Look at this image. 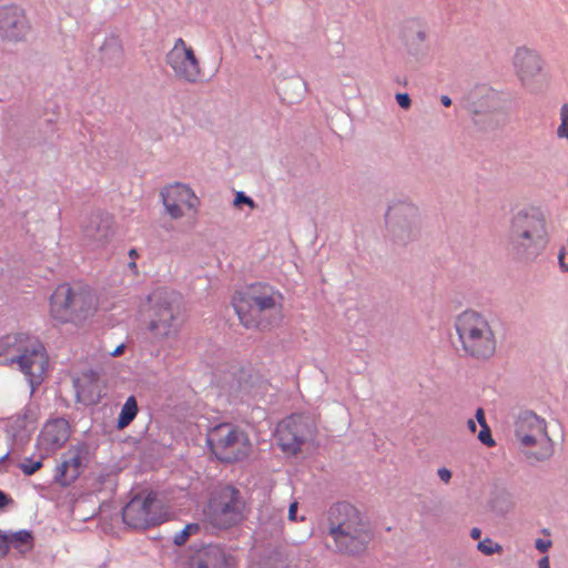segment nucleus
Listing matches in <instances>:
<instances>
[{
  "label": "nucleus",
  "instance_id": "26",
  "mask_svg": "<svg viewBox=\"0 0 568 568\" xmlns=\"http://www.w3.org/2000/svg\"><path fill=\"white\" fill-rule=\"evenodd\" d=\"M104 60H118L122 57V47L116 38H111L101 48Z\"/></svg>",
  "mask_w": 568,
  "mask_h": 568
},
{
  "label": "nucleus",
  "instance_id": "38",
  "mask_svg": "<svg viewBox=\"0 0 568 568\" xmlns=\"http://www.w3.org/2000/svg\"><path fill=\"white\" fill-rule=\"evenodd\" d=\"M476 420L478 422L480 427H483L484 425H487L486 419H485V413H484L483 408H478L476 410Z\"/></svg>",
  "mask_w": 568,
  "mask_h": 568
},
{
  "label": "nucleus",
  "instance_id": "43",
  "mask_svg": "<svg viewBox=\"0 0 568 568\" xmlns=\"http://www.w3.org/2000/svg\"><path fill=\"white\" fill-rule=\"evenodd\" d=\"M8 504H9L8 496L4 493L0 491V508L7 506Z\"/></svg>",
  "mask_w": 568,
  "mask_h": 568
},
{
  "label": "nucleus",
  "instance_id": "6",
  "mask_svg": "<svg viewBox=\"0 0 568 568\" xmlns=\"http://www.w3.org/2000/svg\"><path fill=\"white\" fill-rule=\"evenodd\" d=\"M510 244L515 253L525 258L539 255L548 244L546 220L538 209L518 211L511 219Z\"/></svg>",
  "mask_w": 568,
  "mask_h": 568
},
{
  "label": "nucleus",
  "instance_id": "47",
  "mask_svg": "<svg viewBox=\"0 0 568 568\" xmlns=\"http://www.w3.org/2000/svg\"><path fill=\"white\" fill-rule=\"evenodd\" d=\"M416 37L419 41H424L425 38H426V34H425V31L424 30H418L416 31Z\"/></svg>",
  "mask_w": 568,
  "mask_h": 568
},
{
  "label": "nucleus",
  "instance_id": "5",
  "mask_svg": "<svg viewBox=\"0 0 568 568\" xmlns=\"http://www.w3.org/2000/svg\"><path fill=\"white\" fill-rule=\"evenodd\" d=\"M455 331L460 351L467 357L486 361L497 346L496 332L489 320L476 311H465L456 317Z\"/></svg>",
  "mask_w": 568,
  "mask_h": 568
},
{
  "label": "nucleus",
  "instance_id": "7",
  "mask_svg": "<svg viewBox=\"0 0 568 568\" xmlns=\"http://www.w3.org/2000/svg\"><path fill=\"white\" fill-rule=\"evenodd\" d=\"M206 442L211 453L223 463L242 460L252 450V444L246 432L232 423H221L210 428Z\"/></svg>",
  "mask_w": 568,
  "mask_h": 568
},
{
  "label": "nucleus",
  "instance_id": "31",
  "mask_svg": "<svg viewBox=\"0 0 568 568\" xmlns=\"http://www.w3.org/2000/svg\"><path fill=\"white\" fill-rule=\"evenodd\" d=\"M478 439L488 447L495 446L488 425H484L478 434Z\"/></svg>",
  "mask_w": 568,
  "mask_h": 568
},
{
  "label": "nucleus",
  "instance_id": "8",
  "mask_svg": "<svg viewBox=\"0 0 568 568\" xmlns=\"http://www.w3.org/2000/svg\"><path fill=\"white\" fill-rule=\"evenodd\" d=\"M516 437L525 454L530 458L545 460L554 453L552 440L547 434L545 419L532 412H526L518 417Z\"/></svg>",
  "mask_w": 568,
  "mask_h": 568
},
{
  "label": "nucleus",
  "instance_id": "4",
  "mask_svg": "<svg viewBox=\"0 0 568 568\" xmlns=\"http://www.w3.org/2000/svg\"><path fill=\"white\" fill-rule=\"evenodd\" d=\"M146 313V331L151 339L162 343L176 339L183 326V307L179 293L160 288L150 297Z\"/></svg>",
  "mask_w": 568,
  "mask_h": 568
},
{
  "label": "nucleus",
  "instance_id": "22",
  "mask_svg": "<svg viewBox=\"0 0 568 568\" xmlns=\"http://www.w3.org/2000/svg\"><path fill=\"white\" fill-rule=\"evenodd\" d=\"M219 562L223 564L226 568H232L235 565L232 556L226 555L220 548H212L206 552V560L197 562V568H210L211 565L216 568Z\"/></svg>",
  "mask_w": 568,
  "mask_h": 568
},
{
  "label": "nucleus",
  "instance_id": "16",
  "mask_svg": "<svg viewBox=\"0 0 568 568\" xmlns=\"http://www.w3.org/2000/svg\"><path fill=\"white\" fill-rule=\"evenodd\" d=\"M26 10L18 4L0 7V38L10 42H20L27 39L30 23Z\"/></svg>",
  "mask_w": 568,
  "mask_h": 568
},
{
  "label": "nucleus",
  "instance_id": "20",
  "mask_svg": "<svg viewBox=\"0 0 568 568\" xmlns=\"http://www.w3.org/2000/svg\"><path fill=\"white\" fill-rule=\"evenodd\" d=\"M36 339L37 337L22 332L7 334L0 337V357L13 365L16 358L28 347L27 345Z\"/></svg>",
  "mask_w": 568,
  "mask_h": 568
},
{
  "label": "nucleus",
  "instance_id": "27",
  "mask_svg": "<svg viewBox=\"0 0 568 568\" xmlns=\"http://www.w3.org/2000/svg\"><path fill=\"white\" fill-rule=\"evenodd\" d=\"M477 549L486 556L503 552L501 545H499L498 542H495L490 538H485V539L480 540L477 545Z\"/></svg>",
  "mask_w": 568,
  "mask_h": 568
},
{
  "label": "nucleus",
  "instance_id": "39",
  "mask_svg": "<svg viewBox=\"0 0 568 568\" xmlns=\"http://www.w3.org/2000/svg\"><path fill=\"white\" fill-rule=\"evenodd\" d=\"M296 513H297V503L294 501L290 505V508H288L290 520H296Z\"/></svg>",
  "mask_w": 568,
  "mask_h": 568
},
{
  "label": "nucleus",
  "instance_id": "30",
  "mask_svg": "<svg viewBox=\"0 0 568 568\" xmlns=\"http://www.w3.org/2000/svg\"><path fill=\"white\" fill-rule=\"evenodd\" d=\"M199 530V525L189 524L186 525L179 534L174 537V544L178 546H182L186 542L187 538L195 531Z\"/></svg>",
  "mask_w": 568,
  "mask_h": 568
},
{
  "label": "nucleus",
  "instance_id": "28",
  "mask_svg": "<svg viewBox=\"0 0 568 568\" xmlns=\"http://www.w3.org/2000/svg\"><path fill=\"white\" fill-rule=\"evenodd\" d=\"M42 453H40V458L38 460H33L32 458H24L20 464V469L26 476H31L36 471H38L43 466Z\"/></svg>",
  "mask_w": 568,
  "mask_h": 568
},
{
  "label": "nucleus",
  "instance_id": "46",
  "mask_svg": "<svg viewBox=\"0 0 568 568\" xmlns=\"http://www.w3.org/2000/svg\"><path fill=\"white\" fill-rule=\"evenodd\" d=\"M440 101H442L443 105H445V106H450L452 105V100L447 95H442Z\"/></svg>",
  "mask_w": 568,
  "mask_h": 568
},
{
  "label": "nucleus",
  "instance_id": "25",
  "mask_svg": "<svg viewBox=\"0 0 568 568\" xmlns=\"http://www.w3.org/2000/svg\"><path fill=\"white\" fill-rule=\"evenodd\" d=\"M92 223L97 224L95 231L87 229V235L97 242H106L112 234L111 221L109 219L95 217Z\"/></svg>",
  "mask_w": 568,
  "mask_h": 568
},
{
  "label": "nucleus",
  "instance_id": "34",
  "mask_svg": "<svg viewBox=\"0 0 568 568\" xmlns=\"http://www.w3.org/2000/svg\"><path fill=\"white\" fill-rule=\"evenodd\" d=\"M396 101L403 109H408L410 106V98L407 93H397Z\"/></svg>",
  "mask_w": 568,
  "mask_h": 568
},
{
  "label": "nucleus",
  "instance_id": "11",
  "mask_svg": "<svg viewBox=\"0 0 568 568\" xmlns=\"http://www.w3.org/2000/svg\"><path fill=\"white\" fill-rule=\"evenodd\" d=\"M511 63L521 87L530 92H536L539 89L538 79L545 69L541 54L536 49L521 45L516 48Z\"/></svg>",
  "mask_w": 568,
  "mask_h": 568
},
{
  "label": "nucleus",
  "instance_id": "35",
  "mask_svg": "<svg viewBox=\"0 0 568 568\" xmlns=\"http://www.w3.org/2000/svg\"><path fill=\"white\" fill-rule=\"evenodd\" d=\"M437 475H438L439 479L442 481H444L445 484H448L450 481V479H452V471L448 468H445V467L439 468L437 470Z\"/></svg>",
  "mask_w": 568,
  "mask_h": 568
},
{
  "label": "nucleus",
  "instance_id": "49",
  "mask_svg": "<svg viewBox=\"0 0 568 568\" xmlns=\"http://www.w3.org/2000/svg\"><path fill=\"white\" fill-rule=\"evenodd\" d=\"M129 267H130L132 271L136 272L138 266H136V263H135V261H134V260H132V262H130Z\"/></svg>",
  "mask_w": 568,
  "mask_h": 568
},
{
  "label": "nucleus",
  "instance_id": "33",
  "mask_svg": "<svg viewBox=\"0 0 568 568\" xmlns=\"http://www.w3.org/2000/svg\"><path fill=\"white\" fill-rule=\"evenodd\" d=\"M10 550L9 535L0 532V555L4 556Z\"/></svg>",
  "mask_w": 568,
  "mask_h": 568
},
{
  "label": "nucleus",
  "instance_id": "14",
  "mask_svg": "<svg viewBox=\"0 0 568 568\" xmlns=\"http://www.w3.org/2000/svg\"><path fill=\"white\" fill-rule=\"evenodd\" d=\"M156 497L153 493L134 496L123 508V521L134 529H145L159 524Z\"/></svg>",
  "mask_w": 568,
  "mask_h": 568
},
{
  "label": "nucleus",
  "instance_id": "12",
  "mask_svg": "<svg viewBox=\"0 0 568 568\" xmlns=\"http://www.w3.org/2000/svg\"><path fill=\"white\" fill-rule=\"evenodd\" d=\"M166 63L181 81L195 83L203 75L201 62L193 47L182 38L176 39L173 48L168 52Z\"/></svg>",
  "mask_w": 568,
  "mask_h": 568
},
{
  "label": "nucleus",
  "instance_id": "21",
  "mask_svg": "<svg viewBox=\"0 0 568 568\" xmlns=\"http://www.w3.org/2000/svg\"><path fill=\"white\" fill-rule=\"evenodd\" d=\"M7 427L13 438L23 440L29 438L33 432L36 427V417L31 410L23 409L8 419Z\"/></svg>",
  "mask_w": 568,
  "mask_h": 568
},
{
  "label": "nucleus",
  "instance_id": "15",
  "mask_svg": "<svg viewBox=\"0 0 568 568\" xmlns=\"http://www.w3.org/2000/svg\"><path fill=\"white\" fill-rule=\"evenodd\" d=\"M71 425L63 417L48 419L37 438V449L42 458H48L63 448L71 436Z\"/></svg>",
  "mask_w": 568,
  "mask_h": 568
},
{
  "label": "nucleus",
  "instance_id": "40",
  "mask_svg": "<svg viewBox=\"0 0 568 568\" xmlns=\"http://www.w3.org/2000/svg\"><path fill=\"white\" fill-rule=\"evenodd\" d=\"M560 121L561 123H568V104L560 108Z\"/></svg>",
  "mask_w": 568,
  "mask_h": 568
},
{
  "label": "nucleus",
  "instance_id": "37",
  "mask_svg": "<svg viewBox=\"0 0 568 568\" xmlns=\"http://www.w3.org/2000/svg\"><path fill=\"white\" fill-rule=\"evenodd\" d=\"M536 548L542 552L547 551L551 547V541L549 539H537L536 540Z\"/></svg>",
  "mask_w": 568,
  "mask_h": 568
},
{
  "label": "nucleus",
  "instance_id": "45",
  "mask_svg": "<svg viewBox=\"0 0 568 568\" xmlns=\"http://www.w3.org/2000/svg\"><path fill=\"white\" fill-rule=\"evenodd\" d=\"M467 427L470 430V433H475L477 428L476 422L474 419H468Z\"/></svg>",
  "mask_w": 568,
  "mask_h": 568
},
{
  "label": "nucleus",
  "instance_id": "19",
  "mask_svg": "<svg viewBox=\"0 0 568 568\" xmlns=\"http://www.w3.org/2000/svg\"><path fill=\"white\" fill-rule=\"evenodd\" d=\"M75 398L78 403L85 406L99 403L101 398V389L99 384V375L92 369L82 372L73 379Z\"/></svg>",
  "mask_w": 568,
  "mask_h": 568
},
{
  "label": "nucleus",
  "instance_id": "41",
  "mask_svg": "<svg viewBox=\"0 0 568 568\" xmlns=\"http://www.w3.org/2000/svg\"><path fill=\"white\" fill-rule=\"evenodd\" d=\"M538 568H550V565H549V559L547 556L542 557L539 561H538Z\"/></svg>",
  "mask_w": 568,
  "mask_h": 568
},
{
  "label": "nucleus",
  "instance_id": "44",
  "mask_svg": "<svg viewBox=\"0 0 568 568\" xmlns=\"http://www.w3.org/2000/svg\"><path fill=\"white\" fill-rule=\"evenodd\" d=\"M481 536V530L477 527H474L471 530H470V537L473 539H479Z\"/></svg>",
  "mask_w": 568,
  "mask_h": 568
},
{
  "label": "nucleus",
  "instance_id": "42",
  "mask_svg": "<svg viewBox=\"0 0 568 568\" xmlns=\"http://www.w3.org/2000/svg\"><path fill=\"white\" fill-rule=\"evenodd\" d=\"M123 352H124V345H123V344H121V345H119L118 347H115V349H114L113 352H111V355H112L113 357H116V356L122 355V354H123Z\"/></svg>",
  "mask_w": 568,
  "mask_h": 568
},
{
  "label": "nucleus",
  "instance_id": "2",
  "mask_svg": "<svg viewBox=\"0 0 568 568\" xmlns=\"http://www.w3.org/2000/svg\"><path fill=\"white\" fill-rule=\"evenodd\" d=\"M232 304L243 326L265 328L270 325L268 316L281 314L283 295L268 284L255 283L236 291Z\"/></svg>",
  "mask_w": 568,
  "mask_h": 568
},
{
  "label": "nucleus",
  "instance_id": "18",
  "mask_svg": "<svg viewBox=\"0 0 568 568\" xmlns=\"http://www.w3.org/2000/svg\"><path fill=\"white\" fill-rule=\"evenodd\" d=\"M85 454L87 450L82 445L71 446L63 453L53 470L54 483L62 487L72 485L84 469Z\"/></svg>",
  "mask_w": 568,
  "mask_h": 568
},
{
  "label": "nucleus",
  "instance_id": "9",
  "mask_svg": "<svg viewBox=\"0 0 568 568\" xmlns=\"http://www.w3.org/2000/svg\"><path fill=\"white\" fill-rule=\"evenodd\" d=\"M164 212L171 220H195L201 201L195 192L184 183L175 182L160 190Z\"/></svg>",
  "mask_w": 568,
  "mask_h": 568
},
{
  "label": "nucleus",
  "instance_id": "24",
  "mask_svg": "<svg viewBox=\"0 0 568 568\" xmlns=\"http://www.w3.org/2000/svg\"><path fill=\"white\" fill-rule=\"evenodd\" d=\"M10 549L17 550L20 555H26L33 548V536L30 531L20 530L9 535Z\"/></svg>",
  "mask_w": 568,
  "mask_h": 568
},
{
  "label": "nucleus",
  "instance_id": "3",
  "mask_svg": "<svg viewBox=\"0 0 568 568\" xmlns=\"http://www.w3.org/2000/svg\"><path fill=\"white\" fill-rule=\"evenodd\" d=\"M328 524L329 535L339 552L359 554L371 540L368 524L359 510L348 503H337L329 508Z\"/></svg>",
  "mask_w": 568,
  "mask_h": 568
},
{
  "label": "nucleus",
  "instance_id": "1",
  "mask_svg": "<svg viewBox=\"0 0 568 568\" xmlns=\"http://www.w3.org/2000/svg\"><path fill=\"white\" fill-rule=\"evenodd\" d=\"M99 310V296L81 283H62L49 298V316L57 324L81 325Z\"/></svg>",
  "mask_w": 568,
  "mask_h": 568
},
{
  "label": "nucleus",
  "instance_id": "13",
  "mask_svg": "<svg viewBox=\"0 0 568 568\" xmlns=\"http://www.w3.org/2000/svg\"><path fill=\"white\" fill-rule=\"evenodd\" d=\"M27 346L23 353L16 358V365L28 379L33 392L34 388L43 382L47 375L49 355L44 345L38 338Z\"/></svg>",
  "mask_w": 568,
  "mask_h": 568
},
{
  "label": "nucleus",
  "instance_id": "48",
  "mask_svg": "<svg viewBox=\"0 0 568 568\" xmlns=\"http://www.w3.org/2000/svg\"><path fill=\"white\" fill-rule=\"evenodd\" d=\"M129 256L132 258V260H135L138 257V252L135 248H131L130 252H129Z\"/></svg>",
  "mask_w": 568,
  "mask_h": 568
},
{
  "label": "nucleus",
  "instance_id": "23",
  "mask_svg": "<svg viewBox=\"0 0 568 568\" xmlns=\"http://www.w3.org/2000/svg\"><path fill=\"white\" fill-rule=\"evenodd\" d=\"M138 412L139 407L136 398L134 396L128 397L121 408V412L116 420L118 429H124L125 427H128L136 417Z\"/></svg>",
  "mask_w": 568,
  "mask_h": 568
},
{
  "label": "nucleus",
  "instance_id": "50",
  "mask_svg": "<svg viewBox=\"0 0 568 568\" xmlns=\"http://www.w3.org/2000/svg\"><path fill=\"white\" fill-rule=\"evenodd\" d=\"M564 246H566V254H567L568 253V237H567V243Z\"/></svg>",
  "mask_w": 568,
  "mask_h": 568
},
{
  "label": "nucleus",
  "instance_id": "32",
  "mask_svg": "<svg viewBox=\"0 0 568 568\" xmlns=\"http://www.w3.org/2000/svg\"><path fill=\"white\" fill-rule=\"evenodd\" d=\"M242 203L250 205L252 209L255 206L254 201L251 197L246 196L243 192H237L234 199V205H240Z\"/></svg>",
  "mask_w": 568,
  "mask_h": 568
},
{
  "label": "nucleus",
  "instance_id": "10",
  "mask_svg": "<svg viewBox=\"0 0 568 568\" xmlns=\"http://www.w3.org/2000/svg\"><path fill=\"white\" fill-rule=\"evenodd\" d=\"M209 517L215 527L229 528L242 519V503L240 493L226 486L210 500Z\"/></svg>",
  "mask_w": 568,
  "mask_h": 568
},
{
  "label": "nucleus",
  "instance_id": "36",
  "mask_svg": "<svg viewBox=\"0 0 568 568\" xmlns=\"http://www.w3.org/2000/svg\"><path fill=\"white\" fill-rule=\"evenodd\" d=\"M566 246H562L558 253L559 267L564 272H568V264L565 262Z\"/></svg>",
  "mask_w": 568,
  "mask_h": 568
},
{
  "label": "nucleus",
  "instance_id": "29",
  "mask_svg": "<svg viewBox=\"0 0 568 568\" xmlns=\"http://www.w3.org/2000/svg\"><path fill=\"white\" fill-rule=\"evenodd\" d=\"M416 212V209L409 204H400L398 206H392L389 207L386 216L388 220L396 219L399 214L405 215H414Z\"/></svg>",
  "mask_w": 568,
  "mask_h": 568
},
{
  "label": "nucleus",
  "instance_id": "17",
  "mask_svg": "<svg viewBox=\"0 0 568 568\" xmlns=\"http://www.w3.org/2000/svg\"><path fill=\"white\" fill-rule=\"evenodd\" d=\"M308 432L305 418L302 415H292L277 424L275 438L283 452L296 454Z\"/></svg>",
  "mask_w": 568,
  "mask_h": 568
}]
</instances>
